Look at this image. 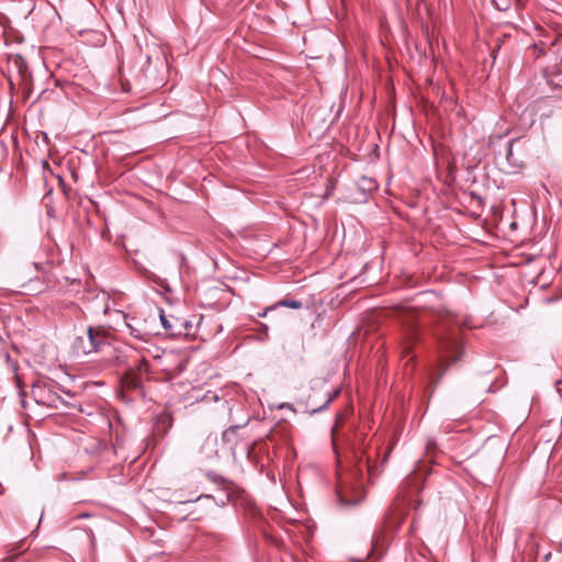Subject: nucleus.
I'll use <instances>...</instances> for the list:
<instances>
[{"label": "nucleus", "mask_w": 562, "mask_h": 562, "mask_svg": "<svg viewBox=\"0 0 562 562\" xmlns=\"http://www.w3.org/2000/svg\"><path fill=\"white\" fill-rule=\"evenodd\" d=\"M402 517V509H391L385 514L382 526L372 536L371 544L374 553H382L387 543L390 532L397 528L401 524Z\"/></svg>", "instance_id": "obj_1"}, {"label": "nucleus", "mask_w": 562, "mask_h": 562, "mask_svg": "<svg viewBox=\"0 0 562 562\" xmlns=\"http://www.w3.org/2000/svg\"><path fill=\"white\" fill-rule=\"evenodd\" d=\"M159 317L164 328L170 336H180L183 334L181 327L187 325V323L173 316L168 317L162 311H160Z\"/></svg>", "instance_id": "obj_6"}, {"label": "nucleus", "mask_w": 562, "mask_h": 562, "mask_svg": "<svg viewBox=\"0 0 562 562\" xmlns=\"http://www.w3.org/2000/svg\"><path fill=\"white\" fill-rule=\"evenodd\" d=\"M89 516H90V514L83 513V514L78 515L77 517L78 518H86V517H89Z\"/></svg>", "instance_id": "obj_12"}, {"label": "nucleus", "mask_w": 562, "mask_h": 562, "mask_svg": "<svg viewBox=\"0 0 562 562\" xmlns=\"http://www.w3.org/2000/svg\"><path fill=\"white\" fill-rule=\"evenodd\" d=\"M237 429H238L237 426H233V427L226 429L222 436L223 440L229 442L232 440V437L236 434Z\"/></svg>", "instance_id": "obj_10"}, {"label": "nucleus", "mask_w": 562, "mask_h": 562, "mask_svg": "<svg viewBox=\"0 0 562 562\" xmlns=\"http://www.w3.org/2000/svg\"><path fill=\"white\" fill-rule=\"evenodd\" d=\"M441 349L442 352L445 353L441 360V364L445 366V368L442 372L439 374V376L434 381L435 385L440 381L448 364L457 361L460 358V341L456 336L445 338L441 341Z\"/></svg>", "instance_id": "obj_3"}, {"label": "nucleus", "mask_w": 562, "mask_h": 562, "mask_svg": "<svg viewBox=\"0 0 562 562\" xmlns=\"http://www.w3.org/2000/svg\"><path fill=\"white\" fill-rule=\"evenodd\" d=\"M350 491L351 490L349 487H346L345 484L339 487L338 497L342 505H355L359 504L362 501L363 493L360 487L352 488V496L349 495Z\"/></svg>", "instance_id": "obj_7"}, {"label": "nucleus", "mask_w": 562, "mask_h": 562, "mask_svg": "<svg viewBox=\"0 0 562 562\" xmlns=\"http://www.w3.org/2000/svg\"><path fill=\"white\" fill-rule=\"evenodd\" d=\"M105 342V337L101 329L88 327L83 336L76 338L74 342V350L79 355H89L98 351L101 346Z\"/></svg>", "instance_id": "obj_2"}, {"label": "nucleus", "mask_w": 562, "mask_h": 562, "mask_svg": "<svg viewBox=\"0 0 562 562\" xmlns=\"http://www.w3.org/2000/svg\"><path fill=\"white\" fill-rule=\"evenodd\" d=\"M338 391H336L333 395H329L327 397V400L325 401L324 405L321 406L319 408H315L313 409V413H316V412H321L323 411L324 408H326L328 406V404L333 401V398L337 395Z\"/></svg>", "instance_id": "obj_11"}, {"label": "nucleus", "mask_w": 562, "mask_h": 562, "mask_svg": "<svg viewBox=\"0 0 562 562\" xmlns=\"http://www.w3.org/2000/svg\"><path fill=\"white\" fill-rule=\"evenodd\" d=\"M277 306H284V307H290V308H294V310H299L302 307V302L301 301H297V300H281L279 301L277 304L272 305V306H269L267 308H265L261 313H259L258 315L260 317H265L268 312L274 310Z\"/></svg>", "instance_id": "obj_8"}, {"label": "nucleus", "mask_w": 562, "mask_h": 562, "mask_svg": "<svg viewBox=\"0 0 562 562\" xmlns=\"http://www.w3.org/2000/svg\"><path fill=\"white\" fill-rule=\"evenodd\" d=\"M283 407H291V405L290 404H282V405H280V408H283Z\"/></svg>", "instance_id": "obj_13"}, {"label": "nucleus", "mask_w": 562, "mask_h": 562, "mask_svg": "<svg viewBox=\"0 0 562 562\" xmlns=\"http://www.w3.org/2000/svg\"><path fill=\"white\" fill-rule=\"evenodd\" d=\"M416 335H417V333H416V330L414 328H411L408 330V333L406 334V338H405L406 341H405V346H404V352H406V355L409 353L412 344L415 340Z\"/></svg>", "instance_id": "obj_9"}, {"label": "nucleus", "mask_w": 562, "mask_h": 562, "mask_svg": "<svg viewBox=\"0 0 562 562\" xmlns=\"http://www.w3.org/2000/svg\"><path fill=\"white\" fill-rule=\"evenodd\" d=\"M131 353L130 358L132 362L128 363V370L133 375H136V373L142 375L143 370H147V360L144 357H140L139 352L136 350H131ZM132 384L134 387H137L139 385L138 378L133 376Z\"/></svg>", "instance_id": "obj_5"}, {"label": "nucleus", "mask_w": 562, "mask_h": 562, "mask_svg": "<svg viewBox=\"0 0 562 562\" xmlns=\"http://www.w3.org/2000/svg\"><path fill=\"white\" fill-rule=\"evenodd\" d=\"M34 396L38 404L47 407L59 408L64 404L61 397L49 389L38 387L34 391Z\"/></svg>", "instance_id": "obj_4"}]
</instances>
